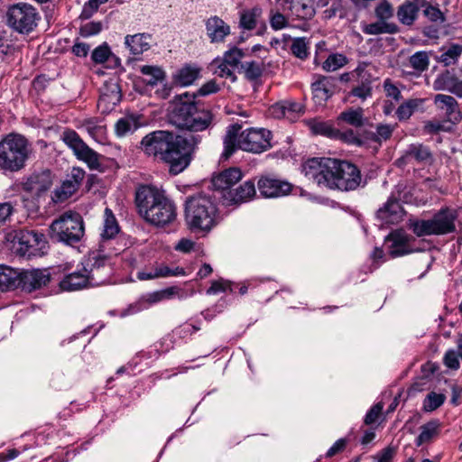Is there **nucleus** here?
<instances>
[{
  "label": "nucleus",
  "mask_w": 462,
  "mask_h": 462,
  "mask_svg": "<svg viewBox=\"0 0 462 462\" xmlns=\"http://www.w3.org/2000/svg\"><path fill=\"white\" fill-rule=\"evenodd\" d=\"M340 119L355 127H361L365 123L364 110L361 107L349 108L340 114Z\"/></svg>",
  "instance_id": "a19ab883"
},
{
  "label": "nucleus",
  "mask_w": 462,
  "mask_h": 462,
  "mask_svg": "<svg viewBox=\"0 0 462 462\" xmlns=\"http://www.w3.org/2000/svg\"><path fill=\"white\" fill-rule=\"evenodd\" d=\"M244 56L245 53L241 49L233 47L224 53L222 60L230 67L237 69L239 66L241 67V60Z\"/></svg>",
  "instance_id": "09e8293b"
},
{
  "label": "nucleus",
  "mask_w": 462,
  "mask_h": 462,
  "mask_svg": "<svg viewBox=\"0 0 462 462\" xmlns=\"http://www.w3.org/2000/svg\"><path fill=\"white\" fill-rule=\"evenodd\" d=\"M411 236L402 229L392 231L386 237L385 242L389 244L388 253L391 257L396 258L412 253L410 245Z\"/></svg>",
  "instance_id": "dca6fc26"
},
{
  "label": "nucleus",
  "mask_w": 462,
  "mask_h": 462,
  "mask_svg": "<svg viewBox=\"0 0 462 462\" xmlns=\"http://www.w3.org/2000/svg\"><path fill=\"white\" fill-rule=\"evenodd\" d=\"M169 120L177 128L190 133H202L216 125L212 111L197 102L196 95L189 92L174 97L169 108Z\"/></svg>",
  "instance_id": "f03ea898"
},
{
  "label": "nucleus",
  "mask_w": 462,
  "mask_h": 462,
  "mask_svg": "<svg viewBox=\"0 0 462 462\" xmlns=\"http://www.w3.org/2000/svg\"><path fill=\"white\" fill-rule=\"evenodd\" d=\"M32 152L30 141L23 134L11 133L0 141V169L17 172L25 167Z\"/></svg>",
  "instance_id": "0eeeda50"
},
{
  "label": "nucleus",
  "mask_w": 462,
  "mask_h": 462,
  "mask_svg": "<svg viewBox=\"0 0 462 462\" xmlns=\"http://www.w3.org/2000/svg\"><path fill=\"white\" fill-rule=\"evenodd\" d=\"M167 270L162 268V265L156 267L151 271H142L137 273V278L141 281L152 280L155 278L164 277Z\"/></svg>",
  "instance_id": "0e129e2a"
},
{
  "label": "nucleus",
  "mask_w": 462,
  "mask_h": 462,
  "mask_svg": "<svg viewBox=\"0 0 462 462\" xmlns=\"http://www.w3.org/2000/svg\"><path fill=\"white\" fill-rule=\"evenodd\" d=\"M106 90L102 92L99 102H108L116 105L121 100V91L118 84L110 82L105 87Z\"/></svg>",
  "instance_id": "37998d69"
},
{
  "label": "nucleus",
  "mask_w": 462,
  "mask_h": 462,
  "mask_svg": "<svg viewBox=\"0 0 462 462\" xmlns=\"http://www.w3.org/2000/svg\"><path fill=\"white\" fill-rule=\"evenodd\" d=\"M319 176L327 187L342 191L356 189L362 180L361 172L355 164L325 157L319 158Z\"/></svg>",
  "instance_id": "39448f33"
},
{
  "label": "nucleus",
  "mask_w": 462,
  "mask_h": 462,
  "mask_svg": "<svg viewBox=\"0 0 462 462\" xmlns=\"http://www.w3.org/2000/svg\"><path fill=\"white\" fill-rule=\"evenodd\" d=\"M396 453V448L392 446H388L379 451L374 457V459L376 462H392L393 457Z\"/></svg>",
  "instance_id": "774afa93"
},
{
  "label": "nucleus",
  "mask_w": 462,
  "mask_h": 462,
  "mask_svg": "<svg viewBox=\"0 0 462 462\" xmlns=\"http://www.w3.org/2000/svg\"><path fill=\"white\" fill-rule=\"evenodd\" d=\"M85 233L82 217L72 211L63 213L50 226L51 236L59 242L72 245L79 243Z\"/></svg>",
  "instance_id": "6e6552de"
},
{
  "label": "nucleus",
  "mask_w": 462,
  "mask_h": 462,
  "mask_svg": "<svg viewBox=\"0 0 462 462\" xmlns=\"http://www.w3.org/2000/svg\"><path fill=\"white\" fill-rule=\"evenodd\" d=\"M261 15L262 8L259 6L244 10L240 14V27L248 31L254 29Z\"/></svg>",
  "instance_id": "f704fd0d"
},
{
  "label": "nucleus",
  "mask_w": 462,
  "mask_h": 462,
  "mask_svg": "<svg viewBox=\"0 0 462 462\" xmlns=\"http://www.w3.org/2000/svg\"><path fill=\"white\" fill-rule=\"evenodd\" d=\"M433 104L436 110L439 112L447 122L457 125L462 120L459 104L454 97L446 94H437L433 97Z\"/></svg>",
  "instance_id": "4468645a"
},
{
  "label": "nucleus",
  "mask_w": 462,
  "mask_h": 462,
  "mask_svg": "<svg viewBox=\"0 0 462 462\" xmlns=\"http://www.w3.org/2000/svg\"><path fill=\"white\" fill-rule=\"evenodd\" d=\"M12 269L0 265V290L5 291L15 286V277Z\"/></svg>",
  "instance_id": "5fc2aeb1"
},
{
  "label": "nucleus",
  "mask_w": 462,
  "mask_h": 462,
  "mask_svg": "<svg viewBox=\"0 0 462 462\" xmlns=\"http://www.w3.org/2000/svg\"><path fill=\"white\" fill-rule=\"evenodd\" d=\"M302 106L292 100H282L270 108V113L276 118H286L294 122L302 112Z\"/></svg>",
  "instance_id": "5701e85b"
},
{
  "label": "nucleus",
  "mask_w": 462,
  "mask_h": 462,
  "mask_svg": "<svg viewBox=\"0 0 462 462\" xmlns=\"http://www.w3.org/2000/svg\"><path fill=\"white\" fill-rule=\"evenodd\" d=\"M49 282L50 273L47 270L33 269L20 273L19 284L29 292L46 286Z\"/></svg>",
  "instance_id": "412c9836"
},
{
  "label": "nucleus",
  "mask_w": 462,
  "mask_h": 462,
  "mask_svg": "<svg viewBox=\"0 0 462 462\" xmlns=\"http://www.w3.org/2000/svg\"><path fill=\"white\" fill-rule=\"evenodd\" d=\"M347 63V58L341 53H332L322 64V69L326 71H335Z\"/></svg>",
  "instance_id": "c03bdc74"
},
{
  "label": "nucleus",
  "mask_w": 462,
  "mask_h": 462,
  "mask_svg": "<svg viewBox=\"0 0 462 462\" xmlns=\"http://www.w3.org/2000/svg\"><path fill=\"white\" fill-rule=\"evenodd\" d=\"M206 32L212 43L223 42L230 34V26L220 17L215 15L206 21Z\"/></svg>",
  "instance_id": "b1692460"
},
{
  "label": "nucleus",
  "mask_w": 462,
  "mask_h": 462,
  "mask_svg": "<svg viewBox=\"0 0 462 462\" xmlns=\"http://www.w3.org/2000/svg\"><path fill=\"white\" fill-rule=\"evenodd\" d=\"M423 10V14L431 22H439L442 23L445 21L444 14L436 6H433L430 4L429 1L426 0V5L421 8Z\"/></svg>",
  "instance_id": "6e6d98bb"
},
{
  "label": "nucleus",
  "mask_w": 462,
  "mask_h": 462,
  "mask_svg": "<svg viewBox=\"0 0 462 462\" xmlns=\"http://www.w3.org/2000/svg\"><path fill=\"white\" fill-rule=\"evenodd\" d=\"M426 5V0H404L396 12L398 21L406 26H411L419 17L420 10Z\"/></svg>",
  "instance_id": "4be33fe9"
},
{
  "label": "nucleus",
  "mask_w": 462,
  "mask_h": 462,
  "mask_svg": "<svg viewBox=\"0 0 462 462\" xmlns=\"http://www.w3.org/2000/svg\"><path fill=\"white\" fill-rule=\"evenodd\" d=\"M355 74L357 77L356 80L358 81V85L352 88L350 95L365 100L372 96L371 75L365 71V68L363 65H359L353 71V76Z\"/></svg>",
  "instance_id": "393cba45"
},
{
  "label": "nucleus",
  "mask_w": 462,
  "mask_h": 462,
  "mask_svg": "<svg viewBox=\"0 0 462 462\" xmlns=\"http://www.w3.org/2000/svg\"><path fill=\"white\" fill-rule=\"evenodd\" d=\"M140 72L148 77L145 82L152 87L165 79V72L158 66L143 65L140 68Z\"/></svg>",
  "instance_id": "4c0bfd02"
},
{
  "label": "nucleus",
  "mask_w": 462,
  "mask_h": 462,
  "mask_svg": "<svg viewBox=\"0 0 462 462\" xmlns=\"http://www.w3.org/2000/svg\"><path fill=\"white\" fill-rule=\"evenodd\" d=\"M177 287H169L161 291H156L143 294L139 300V304L142 305V309H147L151 305L158 303L165 300L172 299L179 292Z\"/></svg>",
  "instance_id": "cd10ccee"
},
{
  "label": "nucleus",
  "mask_w": 462,
  "mask_h": 462,
  "mask_svg": "<svg viewBox=\"0 0 462 462\" xmlns=\"http://www.w3.org/2000/svg\"><path fill=\"white\" fill-rule=\"evenodd\" d=\"M135 204L139 214L154 226L170 224L177 216L174 203L153 186L139 187L135 192Z\"/></svg>",
  "instance_id": "7ed1b4c3"
},
{
  "label": "nucleus",
  "mask_w": 462,
  "mask_h": 462,
  "mask_svg": "<svg viewBox=\"0 0 462 462\" xmlns=\"http://www.w3.org/2000/svg\"><path fill=\"white\" fill-rule=\"evenodd\" d=\"M326 5H328V7L323 11L324 19H331L341 9V2L339 0H328L324 4H322V0H319V6Z\"/></svg>",
  "instance_id": "13d9d810"
},
{
  "label": "nucleus",
  "mask_w": 462,
  "mask_h": 462,
  "mask_svg": "<svg viewBox=\"0 0 462 462\" xmlns=\"http://www.w3.org/2000/svg\"><path fill=\"white\" fill-rule=\"evenodd\" d=\"M439 422L438 420H430L422 426H420V433L415 440L417 447L423 445L424 443L430 442L439 433Z\"/></svg>",
  "instance_id": "c9c22d12"
},
{
  "label": "nucleus",
  "mask_w": 462,
  "mask_h": 462,
  "mask_svg": "<svg viewBox=\"0 0 462 462\" xmlns=\"http://www.w3.org/2000/svg\"><path fill=\"white\" fill-rule=\"evenodd\" d=\"M102 30L100 22H89L80 27L79 32L82 37H90L98 34Z\"/></svg>",
  "instance_id": "680f3d73"
},
{
  "label": "nucleus",
  "mask_w": 462,
  "mask_h": 462,
  "mask_svg": "<svg viewBox=\"0 0 462 462\" xmlns=\"http://www.w3.org/2000/svg\"><path fill=\"white\" fill-rule=\"evenodd\" d=\"M291 16L287 15V13H283L282 10H280V7L277 6V10H271L270 12V25L275 30H282L286 28L289 25L288 19Z\"/></svg>",
  "instance_id": "a18cd8bd"
},
{
  "label": "nucleus",
  "mask_w": 462,
  "mask_h": 462,
  "mask_svg": "<svg viewBox=\"0 0 462 462\" xmlns=\"http://www.w3.org/2000/svg\"><path fill=\"white\" fill-rule=\"evenodd\" d=\"M201 69L194 65H185L175 75L177 84L187 87L193 84L200 76Z\"/></svg>",
  "instance_id": "2f4dec72"
},
{
  "label": "nucleus",
  "mask_w": 462,
  "mask_h": 462,
  "mask_svg": "<svg viewBox=\"0 0 462 462\" xmlns=\"http://www.w3.org/2000/svg\"><path fill=\"white\" fill-rule=\"evenodd\" d=\"M445 400L446 396L443 393L431 392L426 396L424 400V410L426 411H435L444 403Z\"/></svg>",
  "instance_id": "864d4df0"
},
{
  "label": "nucleus",
  "mask_w": 462,
  "mask_h": 462,
  "mask_svg": "<svg viewBox=\"0 0 462 462\" xmlns=\"http://www.w3.org/2000/svg\"><path fill=\"white\" fill-rule=\"evenodd\" d=\"M119 230L120 228L113 211L106 208L104 211L103 229L100 235L102 241L113 239L118 234Z\"/></svg>",
  "instance_id": "7c9ffc66"
},
{
  "label": "nucleus",
  "mask_w": 462,
  "mask_h": 462,
  "mask_svg": "<svg viewBox=\"0 0 462 462\" xmlns=\"http://www.w3.org/2000/svg\"><path fill=\"white\" fill-rule=\"evenodd\" d=\"M61 140L73 152L76 158L87 163L90 169H97L100 165V154L91 149L76 131H64Z\"/></svg>",
  "instance_id": "f8f14e48"
},
{
  "label": "nucleus",
  "mask_w": 462,
  "mask_h": 462,
  "mask_svg": "<svg viewBox=\"0 0 462 462\" xmlns=\"http://www.w3.org/2000/svg\"><path fill=\"white\" fill-rule=\"evenodd\" d=\"M383 409V402H377L374 404L366 413L365 417V424L371 425L374 423L382 413Z\"/></svg>",
  "instance_id": "338daca9"
},
{
  "label": "nucleus",
  "mask_w": 462,
  "mask_h": 462,
  "mask_svg": "<svg viewBox=\"0 0 462 462\" xmlns=\"http://www.w3.org/2000/svg\"><path fill=\"white\" fill-rule=\"evenodd\" d=\"M219 89H220V88L217 84V82L214 79H211V80L206 82L205 84H203L198 89V91L196 93H193L192 95H196V97L198 96L205 97V96H208L210 94L217 93V91H219Z\"/></svg>",
  "instance_id": "69168bd1"
},
{
  "label": "nucleus",
  "mask_w": 462,
  "mask_h": 462,
  "mask_svg": "<svg viewBox=\"0 0 462 462\" xmlns=\"http://www.w3.org/2000/svg\"><path fill=\"white\" fill-rule=\"evenodd\" d=\"M456 217L455 212L446 208L436 213L431 219L413 222L411 228L417 236L445 235L455 231Z\"/></svg>",
  "instance_id": "9d476101"
},
{
  "label": "nucleus",
  "mask_w": 462,
  "mask_h": 462,
  "mask_svg": "<svg viewBox=\"0 0 462 462\" xmlns=\"http://www.w3.org/2000/svg\"><path fill=\"white\" fill-rule=\"evenodd\" d=\"M242 126L233 124L226 129L223 139L222 157L228 159L237 149L253 153H261L272 147V132L265 128L250 127L241 131Z\"/></svg>",
  "instance_id": "20e7f679"
},
{
  "label": "nucleus",
  "mask_w": 462,
  "mask_h": 462,
  "mask_svg": "<svg viewBox=\"0 0 462 462\" xmlns=\"http://www.w3.org/2000/svg\"><path fill=\"white\" fill-rule=\"evenodd\" d=\"M402 208L395 198H389L383 207L377 211V217L385 224H395L402 219Z\"/></svg>",
  "instance_id": "a878e982"
},
{
  "label": "nucleus",
  "mask_w": 462,
  "mask_h": 462,
  "mask_svg": "<svg viewBox=\"0 0 462 462\" xmlns=\"http://www.w3.org/2000/svg\"><path fill=\"white\" fill-rule=\"evenodd\" d=\"M243 177V173L238 168H229L223 171L212 179V185L215 189L226 192L229 189L238 182Z\"/></svg>",
  "instance_id": "bb28decb"
},
{
  "label": "nucleus",
  "mask_w": 462,
  "mask_h": 462,
  "mask_svg": "<svg viewBox=\"0 0 462 462\" xmlns=\"http://www.w3.org/2000/svg\"><path fill=\"white\" fill-rule=\"evenodd\" d=\"M40 20L37 9L27 3L12 5L5 13L6 24L20 34H29L34 31Z\"/></svg>",
  "instance_id": "1a4fd4ad"
},
{
  "label": "nucleus",
  "mask_w": 462,
  "mask_h": 462,
  "mask_svg": "<svg viewBox=\"0 0 462 462\" xmlns=\"http://www.w3.org/2000/svg\"><path fill=\"white\" fill-rule=\"evenodd\" d=\"M88 268L84 267L83 272H74L67 274L60 282V287L62 291H73L94 286L99 282L95 280L93 274L87 273Z\"/></svg>",
  "instance_id": "a211bd4d"
},
{
  "label": "nucleus",
  "mask_w": 462,
  "mask_h": 462,
  "mask_svg": "<svg viewBox=\"0 0 462 462\" xmlns=\"http://www.w3.org/2000/svg\"><path fill=\"white\" fill-rule=\"evenodd\" d=\"M151 40L152 35L149 33H136L125 36V43L132 54L139 55L150 49Z\"/></svg>",
  "instance_id": "c756f323"
},
{
  "label": "nucleus",
  "mask_w": 462,
  "mask_h": 462,
  "mask_svg": "<svg viewBox=\"0 0 462 462\" xmlns=\"http://www.w3.org/2000/svg\"><path fill=\"white\" fill-rule=\"evenodd\" d=\"M459 355L454 349L448 350L443 357L444 365L452 370H457L460 367Z\"/></svg>",
  "instance_id": "052dcab7"
},
{
  "label": "nucleus",
  "mask_w": 462,
  "mask_h": 462,
  "mask_svg": "<svg viewBox=\"0 0 462 462\" xmlns=\"http://www.w3.org/2000/svg\"><path fill=\"white\" fill-rule=\"evenodd\" d=\"M77 190L75 185L65 180L60 187L55 189L52 192L51 200L54 203H62L70 198Z\"/></svg>",
  "instance_id": "58836bf2"
},
{
  "label": "nucleus",
  "mask_w": 462,
  "mask_h": 462,
  "mask_svg": "<svg viewBox=\"0 0 462 462\" xmlns=\"http://www.w3.org/2000/svg\"><path fill=\"white\" fill-rule=\"evenodd\" d=\"M201 141L200 134L181 136L170 131L157 130L143 137L140 148L146 155L167 163L170 172L177 175L189 165Z\"/></svg>",
  "instance_id": "f257e3e1"
},
{
  "label": "nucleus",
  "mask_w": 462,
  "mask_h": 462,
  "mask_svg": "<svg viewBox=\"0 0 462 462\" xmlns=\"http://www.w3.org/2000/svg\"><path fill=\"white\" fill-rule=\"evenodd\" d=\"M432 88L435 91H448L462 97V79L447 69L436 77Z\"/></svg>",
  "instance_id": "aec40b11"
},
{
  "label": "nucleus",
  "mask_w": 462,
  "mask_h": 462,
  "mask_svg": "<svg viewBox=\"0 0 462 462\" xmlns=\"http://www.w3.org/2000/svg\"><path fill=\"white\" fill-rule=\"evenodd\" d=\"M409 64L417 72L421 73L430 66V56L427 51H416L409 58Z\"/></svg>",
  "instance_id": "79ce46f5"
},
{
  "label": "nucleus",
  "mask_w": 462,
  "mask_h": 462,
  "mask_svg": "<svg viewBox=\"0 0 462 462\" xmlns=\"http://www.w3.org/2000/svg\"><path fill=\"white\" fill-rule=\"evenodd\" d=\"M256 194L254 182L246 180L235 189L223 194L224 204L226 206L240 205L250 201Z\"/></svg>",
  "instance_id": "6ab92c4d"
},
{
  "label": "nucleus",
  "mask_w": 462,
  "mask_h": 462,
  "mask_svg": "<svg viewBox=\"0 0 462 462\" xmlns=\"http://www.w3.org/2000/svg\"><path fill=\"white\" fill-rule=\"evenodd\" d=\"M462 54V44L450 43L442 48V53L436 58L438 62L445 66L455 64Z\"/></svg>",
  "instance_id": "473e14b6"
},
{
  "label": "nucleus",
  "mask_w": 462,
  "mask_h": 462,
  "mask_svg": "<svg viewBox=\"0 0 462 462\" xmlns=\"http://www.w3.org/2000/svg\"><path fill=\"white\" fill-rule=\"evenodd\" d=\"M402 160L406 162L415 161L418 163H428L432 160V154L429 147L421 143H412L408 146Z\"/></svg>",
  "instance_id": "c85d7f7f"
},
{
  "label": "nucleus",
  "mask_w": 462,
  "mask_h": 462,
  "mask_svg": "<svg viewBox=\"0 0 462 462\" xmlns=\"http://www.w3.org/2000/svg\"><path fill=\"white\" fill-rule=\"evenodd\" d=\"M138 127V118L129 116L117 120L115 125V131L117 136H125L127 134L134 133Z\"/></svg>",
  "instance_id": "e433bc0d"
},
{
  "label": "nucleus",
  "mask_w": 462,
  "mask_h": 462,
  "mask_svg": "<svg viewBox=\"0 0 462 462\" xmlns=\"http://www.w3.org/2000/svg\"><path fill=\"white\" fill-rule=\"evenodd\" d=\"M291 50L293 55L301 60L307 58L309 54L307 44L305 41L300 38L293 41Z\"/></svg>",
  "instance_id": "bf43d9fd"
},
{
  "label": "nucleus",
  "mask_w": 462,
  "mask_h": 462,
  "mask_svg": "<svg viewBox=\"0 0 462 462\" xmlns=\"http://www.w3.org/2000/svg\"><path fill=\"white\" fill-rule=\"evenodd\" d=\"M257 187L261 196L267 199L285 196L292 189L290 182L268 176H262L258 180Z\"/></svg>",
  "instance_id": "2eb2a0df"
},
{
  "label": "nucleus",
  "mask_w": 462,
  "mask_h": 462,
  "mask_svg": "<svg viewBox=\"0 0 462 462\" xmlns=\"http://www.w3.org/2000/svg\"><path fill=\"white\" fill-rule=\"evenodd\" d=\"M227 290H229L231 291H233V289L231 288L230 282L221 279V280H217V281H213L211 282V286L207 290V294H208V295L217 294L219 292L226 291Z\"/></svg>",
  "instance_id": "e2e57ef3"
},
{
  "label": "nucleus",
  "mask_w": 462,
  "mask_h": 462,
  "mask_svg": "<svg viewBox=\"0 0 462 462\" xmlns=\"http://www.w3.org/2000/svg\"><path fill=\"white\" fill-rule=\"evenodd\" d=\"M420 103L421 100L420 99H409L399 106L396 110V115L399 120L402 121L409 119Z\"/></svg>",
  "instance_id": "49530a36"
},
{
  "label": "nucleus",
  "mask_w": 462,
  "mask_h": 462,
  "mask_svg": "<svg viewBox=\"0 0 462 462\" xmlns=\"http://www.w3.org/2000/svg\"><path fill=\"white\" fill-rule=\"evenodd\" d=\"M214 64L216 65L215 74L221 78L229 79L232 82L236 81L237 78L235 74V68L226 64L223 60H215Z\"/></svg>",
  "instance_id": "603ef678"
},
{
  "label": "nucleus",
  "mask_w": 462,
  "mask_h": 462,
  "mask_svg": "<svg viewBox=\"0 0 462 462\" xmlns=\"http://www.w3.org/2000/svg\"><path fill=\"white\" fill-rule=\"evenodd\" d=\"M400 29L394 23H387L378 20L375 23L365 26L363 32L369 35H378L383 33L394 34L399 32Z\"/></svg>",
  "instance_id": "72a5a7b5"
},
{
  "label": "nucleus",
  "mask_w": 462,
  "mask_h": 462,
  "mask_svg": "<svg viewBox=\"0 0 462 462\" xmlns=\"http://www.w3.org/2000/svg\"><path fill=\"white\" fill-rule=\"evenodd\" d=\"M14 245L20 255L30 258L44 254L48 242L45 236L39 231L22 229L14 236Z\"/></svg>",
  "instance_id": "9b49d317"
},
{
  "label": "nucleus",
  "mask_w": 462,
  "mask_h": 462,
  "mask_svg": "<svg viewBox=\"0 0 462 462\" xmlns=\"http://www.w3.org/2000/svg\"><path fill=\"white\" fill-rule=\"evenodd\" d=\"M241 71L245 74L246 79L250 81L257 80L263 72V63L257 61H245L241 64V68H239Z\"/></svg>",
  "instance_id": "ea45409f"
},
{
  "label": "nucleus",
  "mask_w": 462,
  "mask_h": 462,
  "mask_svg": "<svg viewBox=\"0 0 462 462\" xmlns=\"http://www.w3.org/2000/svg\"><path fill=\"white\" fill-rule=\"evenodd\" d=\"M217 205L210 196L199 193L185 200V223L192 232L210 231L217 225Z\"/></svg>",
  "instance_id": "423d86ee"
},
{
  "label": "nucleus",
  "mask_w": 462,
  "mask_h": 462,
  "mask_svg": "<svg viewBox=\"0 0 462 462\" xmlns=\"http://www.w3.org/2000/svg\"><path fill=\"white\" fill-rule=\"evenodd\" d=\"M53 176L50 170L32 173L23 183V189L36 196H41L52 185Z\"/></svg>",
  "instance_id": "f3484780"
},
{
  "label": "nucleus",
  "mask_w": 462,
  "mask_h": 462,
  "mask_svg": "<svg viewBox=\"0 0 462 462\" xmlns=\"http://www.w3.org/2000/svg\"><path fill=\"white\" fill-rule=\"evenodd\" d=\"M275 5L292 19L307 21L316 14L315 0H276Z\"/></svg>",
  "instance_id": "ddd939ff"
},
{
  "label": "nucleus",
  "mask_w": 462,
  "mask_h": 462,
  "mask_svg": "<svg viewBox=\"0 0 462 462\" xmlns=\"http://www.w3.org/2000/svg\"><path fill=\"white\" fill-rule=\"evenodd\" d=\"M301 173L310 181L318 179V158H308L301 163Z\"/></svg>",
  "instance_id": "de8ad7c7"
},
{
  "label": "nucleus",
  "mask_w": 462,
  "mask_h": 462,
  "mask_svg": "<svg viewBox=\"0 0 462 462\" xmlns=\"http://www.w3.org/2000/svg\"><path fill=\"white\" fill-rule=\"evenodd\" d=\"M110 58H114L116 61H118V59L113 56L110 48L106 43L99 45L91 53V60L95 63L98 64L107 61Z\"/></svg>",
  "instance_id": "3c124183"
},
{
  "label": "nucleus",
  "mask_w": 462,
  "mask_h": 462,
  "mask_svg": "<svg viewBox=\"0 0 462 462\" xmlns=\"http://www.w3.org/2000/svg\"><path fill=\"white\" fill-rule=\"evenodd\" d=\"M107 262V258L101 254H94L90 256L87 264L84 267L88 268L87 273L94 274L95 271H98L101 267H104Z\"/></svg>",
  "instance_id": "4d7b16f0"
},
{
  "label": "nucleus",
  "mask_w": 462,
  "mask_h": 462,
  "mask_svg": "<svg viewBox=\"0 0 462 462\" xmlns=\"http://www.w3.org/2000/svg\"><path fill=\"white\" fill-rule=\"evenodd\" d=\"M375 16L378 20L387 22L394 14L393 5L388 0H382L374 9Z\"/></svg>",
  "instance_id": "8fccbe9b"
}]
</instances>
